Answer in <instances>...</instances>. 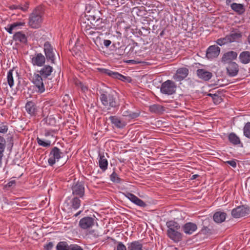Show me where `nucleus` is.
Returning <instances> with one entry per match:
<instances>
[{"instance_id":"6e6d98bb","label":"nucleus","mask_w":250,"mask_h":250,"mask_svg":"<svg viewBox=\"0 0 250 250\" xmlns=\"http://www.w3.org/2000/svg\"><path fill=\"white\" fill-rule=\"evenodd\" d=\"M111 43V42L109 40H104V44L106 47H108Z\"/></svg>"},{"instance_id":"bb28decb","label":"nucleus","mask_w":250,"mask_h":250,"mask_svg":"<svg viewBox=\"0 0 250 250\" xmlns=\"http://www.w3.org/2000/svg\"><path fill=\"white\" fill-rule=\"evenodd\" d=\"M127 250H143V245L139 241H134L127 244Z\"/></svg>"},{"instance_id":"0e129e2a","label":"nucleus","mask_w":250,"mask_h":250,"mask_svg":"<svg viewBox=\"0 0 250 250\" xmlns=\"http://www.w3.org/2000/svg\"><path fill=\"white\" fill-rule=\"evenodd\" d=\"M232 0H226V3L227 4H229L230 3L231 1H232Z\"/></svg>"},{"instance_id":"b1692460","label":"nucleus","mask_w":250,"mask_h":250,"mask_svg":"<svg viewBox=\"0 0 250 250\" xmlns=\"http://www.w3.org/2000/svg\"><path fill=\"white\" fill-rule=\"evenodd\" d=\"M111 123L113 124L117 128H123L126 124L125 122H122L120 119L115 116H111L109 117Z\"/></svg>"},{"instance_id":"de8ad7c7","label":"nucleus","mask_w":250,"mask_h":250,"mask_svg":"<svg viewBox=\"0 0 250 250\" xmlns=\"http://www.w3.org/2000/svg\"><path fill=\"white\" fill-rule=\"evenodd\" d=\"M68 250H83L80 246L77 244H71L69 245V249Z\"/></svg>"},{"instance_id":"473e14b6","label":"nucleus","mask_w":250,"mask_h":250,"mask_svg":"<svg viewBox=\"0 0 250 250\" xmlns=\"http://www.w3.org/2000/svg\"><path fill=\"white\" fill-rule=\"evenodd\" d=\"M81 201L80 198L77 196H75L73 198L71 201V206L74 209H77L79 208L81 205Z\"/></svg>"},{"instance_id":"a18cd8bd","label":"nucleus","mask_w":250,"mask_h":250,"mask_svg":"<svg viewBox=\"0 0 250 250\" xmlns=\"http://www.w3.org/2000/svg\"><path fill=\"white\" fill-rule=\"evenodd\" d=\"M134 204L141 207H145L146 205V204L143 200H142L138 197H137V199H136Z\"/></svg>"},{"instance_id":"c9c22d12","label":"nucleus","mask_w":250,"mask_h":250,"mask_svg":"<svg viewBox=\"0 0 250 250\" xmlns=\"http://www.w3.org/2000/svg\"><path fill=\"white\" fill-rule=\"evenodd\" d=\"M13 70L10 69L7 73V83L10 87L14 85V79L13 76Z\"/></svg>"},{"instance_id":"8fccbe9b","label":"nucleus","mask_w":250,"mask_h":250,"mask_svg":"<svg viewBox=\"0 0 250 250\" xmlns=\"http://www.w3.org/2000/svg\"><path fill=\"white\" fill-rule=\"evenodd\" d=\"M53 243L52 242L48 243L45 246H44V249L45 250H51L53 247Z\"/></svg>"},{"instance_id":"c85d7f7f","label":"nucleus","mask_w":250,"mask_h":250,"mask_svg":"<svg viewBox=\"0 0 250 250\" xmlns=\"http://www.w3.org/2000/svg\"><path fill=\"white\" fill-rule=\"evenodd\" d=\"M149 110L152 113L162 114L165 110V107L158 104H154L149 106Z\"/></svg>"},{"instance_id":"680f3d73","label":"nucleus","mask_w":250,"mask_h":250,"mask_svg":"<svg viewBox=\"0 0 250 250\" xmlns=\"http://www.w3.org/2000/svg\"><path fill=\"white\" fill-rule=\"evenodd\" d=\"M216 94H211V93H208L207 95L211 97L212 99L214 97V95H215Z\"/></svg>"},{"instance_id":"e433bc0d","label":"nucleus","mask_w":250,"mask_h":250,"mask_svg":"<svg viewBox=\"0 0 250 250\" xmlns=\"http://www.w3.org/2000/svg\"><path fill=\"white\" fill-rule=\"evenodd\" d=\"M216 42L220 46H222L226 44L230 43L228 35H227L226 37L224 38L218 39L216 41Z\"/></svg>"},{"instance_id":"aec40b11","label":"nucleus","mask_w":250,"mask_h":250,"mask_svg":"<svg viewBox=\"0 0 250 250\" xmlns=\"http://www.w3.org/2000/svg\"><path fill=\"white\" fill-rule=\"evenodd\" d=\"M197 75L199 78L206 81H208L212 77V74L210 72L204 69H198L197 70Z\"/></svg>"},{"instance_id":"9b49d317","label":"nucleus","mask_w":250,"mask_h":250,"mask_svg":"<svg viewBox=\"0 0 250 250\" xmlns=\"http://www.w3.org/2000/svg\"><path fill=\"white\" fill-rule=\"evenodd\" d=\"M45 56L41 53H36L31 56V62L34 66L41 67L43 66L46 61Z\"/></svg>"},{"instance_id":"4c0bfd02","label":"nucleus","mask_w":250,"mask_h":250,"mask_svg":"<svg viewBox=\"0 0 250 250\" xmlns=\"http://www.w3.org/2000/svg\"><path fill=\"white\" fill-rule=\"evenodd\" d=\"M244 135L250 139V122L247 123L244 127Z\"/></svg>"},{"instance_id":"052dcab7","label":"nucleus","mask_w":250,"mask_h":250,"mask_svg":"<svg viewBox=\"0 0 250 250\" xmlns=\"http://www.w3.org/2000/svg\"><path fill=\"white\" fill-rule=\"evenodd\" d=\"M199 176V175L198 174H194V175H193L191 178H190V179L191 180H194V179H195L197 177H198Z\"/></svg>"},{"instance_id":"c756f323","label":"nucleus","mask_w":250,"mask_h":250,"mask_svg":"<svg viewBox=\"0 0 250 250\" xmlns=\"http://www.w3.org/2000/svg\"><path fill=\"white\" fill-rule=\"evenodd\" d=\"M99 156L100 157V159L99 160V167L103 171H104L107 168V160L106 158H105L104 155H102L101 154L99 153Z\"/></svg>"},{"instance_id":"20e7f679","label":"nucleus","mask_w":250,"mask_h":250,"mask_svg":"<svg viewBox=\"0 0 250 250\" xmlns=\"http://www.w3.org/2000/svg\"><path fill=\"white\" fill-rule=\"evenodd\" d=\"M82 30L83 31L84 35L87 38L91 39L94 42L96 43L95 39H98L99 38V35L101 34L100 32L95 30L94 27L91 25L89 23H83L81 24Z\"/></svg>"},{"instance_id":"c03bdc74","label":"nucleus","mask_w":250,"mask_h":250,"mask_svg":"<svg viewBox=\"0 0 250 250\" xmlns=\"http://www.w3.org/2000/svg\"><path fill=\"white\" fill-rule=\"evenodd\" d=\"M125 196L129 199L132 203H134L137 197L132 193L127 192Z\"/></svg>"},{"instance_id":"f3484780","label":"nucleus","mask_w":250,"mask_h":250,"mask_svg":"<svg viewBox=\"0 0 250 250\" xmlns=\"http://www.w3.org/2000/svg\"><path fill=\"white\" fill-rule=\"evenodd\" d=\"M188 76V69L186 68H179L176 73L173 75V79L177 82H180L185 79Z\"/></svg>"},{"instance_id":"338daca9","label":"nucleus","mask_w":250,"mask_h":250,"mask_svg":"<svg viewBox=\"0 0 250 250\" xmlns=\"http://www.w3.org/2000/svg\"><path fill=\"white\" fill-rule=\"evenodd\" d=\"M13 183V182H12H12H9V183H8V186H9V187L11 186V185H12V184Z\"/></svg>"},{"instance_id":"2eb2a0df","label":"nucleus","mask_w":250,"mask_h":250,"mask_svg":"<svg viewBox=\"0 0 250 250\" xmlns=\"http://www.w3.org/2000/svg\"><path fill=\"white\" fill-rule=\"evenodd\" d=\"M25 110L31 116H36L38 111L36 104L33 101H28L25 106Z\"/></svg>"},{"instance_id":"09e8293b","label":"nucleus","mask_w":250,"mask_h":250,"mask_svg":"<svg viewBox=\"0 0 250 250\" xmlns=\"http://www.w3.org/2000/svg\"><path fill=\"white\" fill-rule=\"evenodd\" d=\"M76 84L81 88V90L85 92L86 90H87V87L84 85L82 82L79 81L76 83Z\"/></svg>"},{"instance_id":"bf43d9fd","label":"nucleus","mask_w":250,"mask_h":250,"mask_svg":"<svg viewBox=\"0 0 250 250\" xmlns=\"http://www.w3.org/2000/svg\"><path fill=\"white\" fill-rule=\"evenodd\" d=\"M126 62L127 63H131L132 64H137L136 61L133 60L127 61Z\"/></svg>"},{"instance_id":"6e6552de","label":"nucleus","mask_w":250,"mask_h":250,"mask_svg":"<svg viewBox=\"0 0 250 250\" xmlns=\"http://www.w3.org/2000/svg\"><path fill=\"white\" fill-rule=\"evenodd\" d=\"M62 155L63 153L59 148L56 146L53 147L51 148L49 154L48 164L50 166H52L56 161H58L62 157Z\"/></svg>"},{"instance_id":"f257e3e1","label":"nucleus","mask_w":250,"mask_h":250,"mask_svg":"<svg viewBox=\"0 0 250 250\" xmlns=\"http://www.w3.org/2000/svg\"><path fill=\"white\" fill-rule=\"evenodd\" d=\"M44 11L42 7L37 6L30 14L28 25L32 28L37 29L41 26L43 21Z\"/></svg>"},{"instance_id":"2f4dec72","label":"nucleus","mask_w":250,"mask_h":250,"mask_svg":"<svg viewBox=\"0 0 250 250\" xmlns=\"http://www.w3.org/2000/svg\"><path fill=\"white\" fill-rule=\"evenodd\" d=\"M29 4L28 2H25L23 6L21 5H11L9 6V8L11 10L20 9L23 11H26L28 9Z\"/></svg>"},{"instance_id":"79ce46f5","label":"nucleus","mask_w":250,"mask_h":250,"mask_svg":"<svg viewBox=\"0 0 250 250\" xmlns=\"http://www.w3.org/2000/svg\"><path fill=\"white\" fill-rule=\"evenodd\" d=\"M8 129V126L7 124L5 123H0V133H6Z\"/></svg>"},{"instance_id":"9d476101","label":"nucleus","mask_w":250,"mask_h":250,"mask_svg":"<svg viewBox=\"0 0 250 250\" xmlns=\"http://www.w3.org/2000/svg\"><path fill=\"white\" fill-rule=\"evenodd\" d=\"M250 212L249 208L245 206H242L233 208L231 211V215L233 217L238 218L248 215Z\"/></svg>"},{"instance_id":"dca6fc26","label":"nucleus","mask_w":250,"mask_h":250,"mask_svg":"<svg viewBox=\"0 0 250 250\" xmlns=\"http://www.w3.org/2000/svg\"><path fill=\"white\" fill-rule=\"evenodd\" d=\"M90 23L92 24L94 28H95V30H97L98 31L99 30L105 31L107 29L106 25L107 23L105 20H103L102 18H98L94 23Z\"/></svg>"},{"instance_id":"ea45409f","label":"nucleus","mask_w":250,"mask_h":250,"mask_svg":"<svg viewBox=\"0 0 250 250\" xmlns=\"http://www.w3.org/2000/svg\"><path fill=\"white\" fill-rule=\"evenodd\" d=\"M110 179L112 182L117 183H120L121 181V178L118 177V174L114 171L110 175Z\"/></svg>"},{"instance_id":"69168bd1","label":"nucleus","mask_w":250,"mask_h":250,"mask_svg":"<svg viewBox=\"0 0 250 250\" xmlns=\"http://www.w3.org/2000/svg\"><path fill=\"white\" fill-rule=\"evenodd\" d=\"M165 30H164V31H162V32L160 33V36H162L163 35L165 34Z\"/></svg>"},{"instance_id":"ddd939ff","label":"nucleus","mask_w":250,"mask_h":250,"mask_svg":"<svg viewBox=\"0 0 250 250\" xmlns=\"http://www.w3.org/2000/svg\"><path fill=\"white\" fill-rule=\"evenodd\" d=\"M72 190L73 195L83 198L84 195L83 184L81 182H77L72 187Z\"/></svg>"},{"instance_id":"5fc2aeb1","label":"nucleus","mask_w":250,"mask_h":250,"mask_svg":"<svg viewBox=\"0 0 250 250\" xmlns=\"http://www.w3.org/2000/svg\"><path fill=\"white\" fill-rule=\"evenodd\" d=\"M14 28H15V27H14L13 25L12 24L10 25L9 27L6 28L5 29L8 33L12 34V30Z\"/></svg>"},{"instance_id":"1a4fd4ad","label":"nucleus","mask_w":250,"mask_h":250,"mask_svg":"<svg viewBox=\"0 0 250 250\" xmlns=\"http://www.w3.org/2000/svg\"><path fill=\"white\" fill-rule=\"evenodd\" d=\"M45 80L42 76L35 73L33 75L32 82L37 88L38 93H42L45 91V86L43 81Z\"/></svg>"},{"instance_id":"4be33fe9","label":"nucleus","mask_w":250,"mask_h":250,"mask_svg":"<svg viewBox=\"0 0 250 250\" xmlns=\"http://www.w3.org/2000/svg\"><path fill=\"white\" fill-rule=\"evenodd\" d=\"M230 43L233 42H238L242 37V33L240 31H232L228 35Z\"/></svg>"},{"instance_id":"f8f14e48","label":"nucleus","mask_w":250,"mask_h":250,"mask_svg":"<svg viewBox=\"0 0 250 250\" xmlns=\"http://www.w3.org/2000/svg\"><path fill=\"white\" fill-rule=\"evenodd\" d=\"M95 223V219L92 217L86 216L80 219L79 226L83 229L91 228Z\"/></svg>"},{"instance_id":"864d4df0","label":"nucleus","mask_w":250,"mask_h":250,"mask_svg":"<svg viewBox=\"0 0 250 250\" xmlns=\"http://www.w3.org/2000/svg\"><path fill=\"white\" fill-rule=\"evenodd\" d=\"M110 4L115 7H119L120 6L118 0H111Z\"/></svg>"},{"instance_id":"a878e982","label":"nucleus","mask_w":250,"mask_h":250,"mask_svg":"<svg viewBox=\"0 0 250 250\" xmlns=\"http://www.w3.org/2000/svg\"><path fill=\"white\" fill-rule=\"evenodd\" d=\"M240 61L243 64H248L250 62V52L245 51L241 52L239 57Z\"/></svg>"},{"instance_id":"cd10ccee","label":"nucleus","mask_w":250,"mask_h":250,"mask_svg":"<svg viewBox=\"0 0 250 250\" xmlns=\"http://www.w3.org/2000/svg\"><path fill=\"white\" fill-rule=\"evenodd\" d=\"M226 218V213L224 212L217 211L214 214L213 220L217 223L224 222Z\"/></svg>"},{"instance_id":"423d86ee","label":"nucleus","mask_w":250,"mask_h":250,"mask_svg":"<svg viewBox=\"0 0 250 250\" xmlns=\"http://www.w3.org/2000/svg\"><path fill=\"white\" fill-rule=\"evenodd\" d=\"M98 70L102 73L105 74L113 78L120 80L123 82L130 83L132 81L130 77L124 76L118 72H113L105 68H98Z\"/></svg>"},{"instance_id":"412c9836","label":"nucleus","mask_w":250,"mask_h":250,"mask_svg":"<svg viewBox=\"0 0 250 250\" xmlns=\"http://www.w3.org/2000/svg\"><path fill=\"white\" fill-rule=\"evenodd\" d=\"M13 40L24 44L27 43V38L22 32H16L13 36Z\"/></svg>"},{"instance_id":"4d7b16f0","label":"nucleus","mask_w":250,"mask_h":250,"mask_svg":"<svg viewBox=\"0 0 250 250\" xmlns=\"http://www.w3.org/2000/svg\"><path fill=\"white\" fill-rule=\"evenodd\" d=\"M52 132H53L52 130H45L44 133V136L45 137L50 136Z\"/></svg>"},{"instance_id":"6ab92c4d","label":"nucleus","mask_w":250,"mask_h":250,"mask_svg":"<svg viewBox=\"0 0 250 250\" xmlns=\"http://www.w3.org/2000/svg\"><path fill=\"white\" fill-rule=\"evenodd\" d=\"M229 75L231 77H234L238 74L239 71L238 65L235 62H231L227 68Z\"/></svg>"},{"instance_id":"58836bf2","label":"nucleus","mask_w":250,"mask_h":250,"mask_svg":"<svg viewBox=\"0 0 250 250\" xmlns=\"http://www.w3.org/2000/svg\"><path fill=\"white\" fill-rule=\"evenodd\" d=\"M38 144L41 146L43 147H49L51 146V142L49 141H47L46 142L43 141L42 139L37 138V139Z\"/></svg>"},{"instance_id":"7ed1b4c3","label":"nucleus","mask_w":250,"mask_h":250,"mask_svg":"<svg viewBox=\"0 0 250 250\" xmlns=\"http://www.w3.org/2000/svg\"><path fill=\"white\" fill-rule=\"evenodd\" d=\"M100 100L102 104L108 109L116 108L118 106L119 103L116 96L112 93L104 91L100 96Z\"/></svg>"},{"instance_id":"5701e85b","label":"nucleus","mask_w":250,"mask_h":250,"mask_svg":"<svg viewBox=\"0 0 250 250\" xmlns=\"http://www.w3.org/2000/svg\"><path fill=\"white\" fill-rule=\"evenodd\" d=\"M237 53L235 51H229L225 53L222 57V61L229 62L236 59Z\"/></svg>"},{"instance_id":"774afa93","label":"nucleus","mask_w":250,"mask_h":250,"mask_svg":"<svg viewBox=\"0 0 250 250\" xmlns=\"http://www.w3.org/2000/svg\"><path fill=\"white\" fill-rule=\"evenodd\" d=\"M248 41L249 43L250 44V35L249 36V37L248 38Z\"/></svg>"},{"instance_id":"a211bd4d","label":"nucleus","mask_w":250,"mask_h":250,"mask_svg":"<svg viewBox=\"0 0 250 250\" xmlns=\"http://www.w3.org/2000/svg\"><path fill=\"white\" fill-rule=\"evenodd\" d=\"M42 66L41 70L38 71L39 73L38 74L42 76L45 79H46L51 76L53 68L49 65H43Z\"/></svg>"},{"instance_id":"393cba45","label":"nucleus","mask_w":250,"mask_h":250,"mask_svg":"<svg viewBox=\"0 0 250 250\" xmlns=\"http://www.w3.org/2000/svg\"><path fill=\"white\" fill-rule=\"evenodd\" d=\"M230 7L232 10L239 15L243 14L245 11V6L243 4L232 3L230 4Z\"/></svg>"},{"instance_id":"603ef678","label":"nucleus","mask_w":250,"mask_h":250,"mask_svg":"<svg viewBox=\"0 0 250 250\" xmlns=\"http://www.w3.org/2000/svg\"><path fill=\"white\" fill-rule=\"evenodd\" d=\"M14 26V27L15 28L17 26H24L25 25L24 22H21V21H17L12 24Z\"/></svg>"},{"instance_id":"13d9d810","label":"nucleus","mask_w":250,"mask_h":250,"mask_svg":"<svg viewBox=\"0 0 250 250\" xmlns=\"http://www.w3.org/2000/svg\"><path fill=\"white\" fill-rule=\"evenodd\" d=\"M183 230L186 233L188 234V223L183 226Z\"/></svg>"},{"instance_id":"37998d69","label":"nucleus","mask_w":250,"mask_h":250,"mask_svg":"<svg viewBox=\"0 0 250 250\" xmlns=\"http://www.w3.org/2000/svg\"><path fill=\"white\" fill-rule=\"evenodd\" d=\"M212 101L215 104H218L222 102V99L219 95L216 94L215 95H214Z\"/></svg>"},{"instance_id":"a19ab883","label":"nucleus","mask_w":250,"mask_h":250,"mask_svg":"<svg viewBox=\"0 0 250 250\" xmlns=\"http://www.w3.org/2000/svg\"><path fill=\"white\" fill-rule=\"evenodd\" d=\"M197 229V225L193 223L188 222V234H192Z\"/></svg>"},{"instance_id":"39448f33","label":"nucleus","mask_w":250,"mask_h":250,"mask_svg":"<svg viewBox=\"0 0 250 250\" xmlns=\"http://www.w3.org/2000/svg\"><path fill=\"white\" fill-rule=\"evenodd\" d=\"M43 51L45 57L48 62L55 63V54L57 51L49 42H46L43 44Z\"/></svg>"},{"instance_id":"0eeeda50","label":"nucleus","mask_w":250,"mask_h":250,"mask_svg":"<svg viewBox=\"0 0 250 250\" xmlns=\"http://www.w3.org/2000/svg\"><path fill=\"white\" fill-rule=\"evenodd\" d=\"M176 85L174 82L168 80L161 84V92L165 94L170 95L176 91Z\"/></svg>"},{"instance_id":"7c9ffc66","label":"nucleus","mask_w":250,"mask_h":250,"mask_svg":"<svg viewBox=\"0 0 250 250\" xmlns=\"http://www.w3.org/2000/svg\"><path fill=\"white\" fill-rule=\"evenodd\" d=\"M228 139L229 142L234 145H237L240 144L241 141L240 138L234 133H230L228 136Z\"/></svg>"},{"instance_id":"3c124183","label":"nucleus","mask_w":250,"mask_h":250,"mask_svg":"<svg viewBox=\"0 0 250 250\" xmlns=\"http://www.w3.org/2000/svg\"><path fill=\"white\" fill-rule=\"evenodd\" d=\"M226 163L234 168L236 167V163L235 160L228 161Z\"/></svg>"},{"instance_id":"72a5a7b5","label":"nucleus","mask_w":250,"mask_h":250,"mask_svg":"<svg viewBox=\"0 0 250 250\" xmlns=\"http://www.w3.org/2000/svg\"><path fill=\"white\" fill-rule=\"evenodd\" d=\"M69 245L65 241H61L58 243L56 246L57 250H68Z\"/></svg>"},{"instance_id":"4468645a","label":"nucleus","mask_w":250,"mask_h":250,"mask_svg":"<svg viewBox=\"0 0 250 250\" xmlns=\"http://www.w3.org/2000/svg\"><path fill=\"white\" fill-rule=\"evenodd\" d=\"M220 52V48L216 45L209 46L206 51V57L209 60L217 58Z\"/></svg>"},{"instance_id":"f704fd0d","label":"nucleus","mask_w":250,"mask_h":250,"mask_svg":"<svg viewBox=\"0 0 250 250\" xmlns=\"http://www.w3.org/2000/svg\"><path fill=\"white\" fill-rule=\"evenodd\" d=\"M123 115L130 119L136 118L139 116V114L137 113L133 112L129 110L124 111Z\"/></svg>"},{"instance_id":"f03ea898","label":"nucleus","mask_w":250,"mask_h":250,"mask_svg":"<svg viewBox=\"0 0 250 250\" xmlns=\"http://www.w3.org/2000/svg\"><path fill=\"white\" fill-rule=\"evenodd\" d=\"M167 235L174 242H178L182 240L183 235L180 232V226L178 223L173 221L167 222Z\"/></svg>"},{"instance_id":"e2e57ef3","label":"nucleus","mask_w":250,"mask_h":250,"mask_svg":"<svg viewBox=\"0 0 250 250\" xmlns=\"http://www.w3.org/2000/svg\"><path fill=\"white\" fill-rule=\"evenodd\" d=\"M82 210H80L79 211V212H78L77 213H76L75 215H74V216L75 217H77L78 216L81 212H82Z\"/></svg>"},{"instance_id":"49530a36","label":"nucleus","mask_w":250,"mask_h":250,"mask_svg":"<svg viewBox=\"0 0 250 250\" xmlns=\"http://www.w3.org/2000/svg\"><path fill=\"white\" fill-rule=\"evenodd\" d=\"M126 246L121 242H117L116 250H126Z\"/></svg>"}]
</instances>
